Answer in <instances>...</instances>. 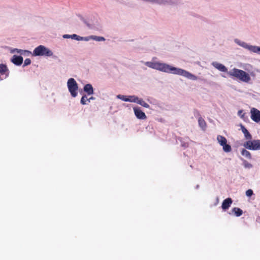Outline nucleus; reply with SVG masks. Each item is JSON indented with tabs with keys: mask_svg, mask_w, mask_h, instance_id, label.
I'll return each mask as SVG.
<instances>
[{
	"mask_svg": "<svg viewBox=\"0 0 260 260\" xmlns=\"http://www.w3.org/2000/svg\"><path fill=\"white\" fill-rule=\"evenodd\" d=\"M71 37L73 39H75V40H81L82 39V38L80 37V36L76 35V34H74L72 36H71Z\"/></svg>",
	"mask_w": 260,
	"mask_h": 260,
	"instance_id": "393cba45",
	"label": "nucleus"
},
{
	"mask_svg": "<svg viewBox=\"0 0 260 260\" xmlns=\"http://www.w3.org/2000/svg\"><path fill=\"white\" fill-rule=\"evenodd\" d=\"M199 125L201 128L205 130L207 127V124L205 120L201 117H200L198 119Z\"/></svg>",
	"mask_w": 260,
	"mask_h": 260,
	"instance_id": "2eb2a0df",
	"label": "nucleus"
},
{
	"mask_svg": "<svg viewBox=\"0 0 260 260\" xmlns=\"http://www.w3.org/2000/svg\"><path fill=\"white\" fill-rule=\"evenodd\" d=\"M93 38L94 40L98 41H103L105 40V39L103 37L94 36Z\"/></svg>",
	"mask_w": 260,
	"mask_h": 260,
	"instance_id": "4be33fe9",
	"label": "nucleus"
},
{
	"mask_svg": "<svg viewBox=\"0 0 260 260\" xmlns=\"http://www.w3.org/2000/svg\"><path fill=\"white\" fill-rule=\"evenodd\" d=\"M259 53L260 54V50H259Z\"/></svg>",
	"mask_w": 260,
	"mask_h": 260,
	"instance_id": "2f4dec72",
	"label": "nucleus"
},
{
	"mask_svg": "<svg viewBox=\"0 0 260 260\" xmlns=\"http://www.w3.org/2000/svg\"><path fill=\"white\" fill-rule=\"evenodd\" d=\"M232 203H233V201L231 198H228L225 199L224 200H223V201L222 203V205H221L222 209L223 210L225 211L226 210L228 209L230 207Z\"/></svg>",
	"mask_w": 260,
	"mask_h": 260,
	"instance_id": "1a4fd4ad",
	"label": "nucleus"
},
{
	"mask_svg": "<svg viewBox=\"0 0 260 260\" xmlns=\"http://www.w3.org/2000/svg\"><path fill=\"white\" fill-rule=\"evenodd\" d=\"M134 113L137 118L140 119H146L147 118L145 113L143 112L139 107H134L133 108Z\"/></svg>",
	"mask_w": 260,
	"mask_h": 260,
	"instance_id": "6e6552de",
	"label": "nucleus"
},
{
	"mask_svg": "<svg viewBox=\"0 0 260 260\" xmlns=\"http://www.w3.org/2000/svg\"><path fill=\"white\" fill-rule=\"evenodd\" d=\"M138 98L137 96H136L135 95H131L127 97V102H134L136 103L137 102Z\"/></svg>",
	"mask_w": 260,
	"mask_h": 260,
	"instance_id": "6ab92c4d",
	"label": "nucleus"
},
{
	"mask_svg": "<svg viewBox=\"0 0 260 260\" xmlns=\"http://www.w3.org/2000/svg\"><path fill=\"white\" fill-rule=\"evenodd\" d=\"M242 112H243V111H242V110H239V111H238V115H239V116H241V117L242 118H243V117H244V115H245V113H243L242 115H241V114L242 113Z\"/></svg>",
	"mask_w": 260,
	"mask_h": 260,
	"instance_id": "cd10ccee",
	"label": "nucleus"
},
{
	"mask_svg": "<svg viewBox=\"0 0 260 260\" xmlns=\"http://www.w3.org/2000/svg\"><path fill=\"white\" fill-rule=\"evenodd\" d=\"M212 66L219 71L222 72H228L227 68L222 64L218 63L217 62H213L212 63Z\"/></svg>",
	"mask_w": 260,
	"mask_h": 260,
	"instance_id": "9b49d317",
	"label": "nucleus"
},
{
	"mask_svg": "<svg viewBox=\"0 0 260 260\" xmlns=\"http://www.w3.org/2000/svg\"><path fill=\"white\" fill-rule=\"evenodd\" d=\"M68 87L71 94L73 97L77 95L78 84L74 78H70L67 83Z\"/></svg>",
	"mask_w": 260,
	"mask_h": 260,
	"instance_id": "20e7f679",
	"label": "nucleus"
},
{
	"mask_svg": "<svg viewBox=\"0 0 260 260\" xmlns=\"http://www.w3.org/2000/svg\"><path fill=\"white\" fill-rule=\"evenodd\" d=\"M249 49L253 52L259 53V50H260V47H257V46H251L249 47Z\"/></svg>",
	"mask_w": 260,
	"mask_h": 260,
	"instance_id": "aec40b11",
	"label": "nucleus"
},
{
	"mask_svg": "<svg viewBox=\"0 0 260 260\" xmlns=\"http://www.w3.org/2000/svg\"><path fill=\"white\" fill-rule=\"evenodd\" d=\"M251 118V119L258 123L260 121V111L258 109L252 108L250 110Z\"/></svg>",
	"mask_w": 260,
	"mask_h": 260,
	"instance_id": "0eeeda50",
	"label": "nucleus"
},
{
	"mask_svg": "<svg viewBox=\"0 0 260 260\" xmlns=\"http://www.w3.org/2000/svg\"><path fill=\"white\" fill-rule=\"evenodd\" d=\"M117 98L118 99L122 100L123 101L127 102V97H126V96L119 94V95H117Z\"/></svg>",
	"mask_w": 260,
	"mask_h": 260,
	"instance_id": "b1692460",
	"label": "nucleus"
},
{
	"mask_svg": "<svg viewBox=\"0 0 260 260\" xmlns=\"http://www.w3.org/2000/svg\"><path fill=\"white\" fill-rule=\"evenodd\" d=\"M244 146L249 150H259L260 149V140L248 141L244 144Z\"/></svg>",
	"mask_w": 260,
	"mask_h": 260,
	"instance_id": "423d86ee",
	"label": "nucleus"
},
{
	"mask_svg": "<svg viewBox=\"0 0 260 260\" xmlns=\"http://www.w3.org/2000/svg\"><path fill=\"white\" fill-rule=\"evenodd\" d=\"M8 69L6 64H0V74L1 75H8Z\"/></svg>",
	"mask_w": 260,
	"mask_h": 260,
	"instance_id": "4468645a",
	"label": "nucleus"
},
{
	"mask_svg": "<svg viewBox=\"0 0 260 260\" xmlns=\"http://www.w3.org/2000/svg\"><path fill=\"white\" fill-rule=\"evenodd\" d=\"M137 103L145 108H148L149 107V105L142 99L138 98Z\"/></svg>",
	"mask_w": 260,
	"mask_h": 260,
	"instance_id": "f3484780",
	"label": "nucleus"
},
{
	"mask_svg": "<svg viewBox=\"0 0 260 260\" xmlns=\"http://www.w3.org/2000/svg\"><path fill=\"white\" fill-rule=\"evenodd\" d=\"M241 129L244 135L245 138L247 140H251L252 139V136L251 134L249 133V132L247 131V129L243 126V125H241Z\"/></svg>",
	"mask_w": 260,
	"mask_h": 260,
	"instance_id": "f8f14e48",
	"label": "nucleus"
},
{
	"mask_svg": "<svg viewBox=\"0 0 260 260\" xmlns=\"http://www.w3.org/2000/svg\"><path fill=\"white\" fill-rule=\"evenodd\" d=\"M70 37H71V36H70L69 35H64L63 36L64 38H69Z\"/></svg>",
	"mask_w": 260,
	"mask_h": 260,
	"instance_id": "c85d7f7f",
	"label": "nucleus"
},
{
	"mask_svg": "<svg viewBox=\"0 0 260 260\" xmlns=\"http://www.w3.org/2000/svg\"><path fill=\"white\" fill-rule=\"evenodd\" d=\"M232 212L237 217L240 216L243 214V211L238 207H234L233 208Z\"/></svg>",
	"mask_w": 260,
	"mask_h": 260,
	"instance_id": "dca6fc26",
	"label": "nucleus"
},
{
	"mask_svg": "<svg viewBox=\"0 0 260 260\" xmlns=\"http://www.w3.org/2000/svg\"><path fill=\"white\" fill-rule=\"evenodd\" d=\"M241 154L245 156L246 158H248V159H250L251 158V154L250 153L246 150V149H243L241 151Z\"/></svg>",
	"mask_w": 260,
	"mask_h": 260,
	"instance_id": "a211bd4d",
	"label": "nucleus"
},
{
	"mask_svg": "<svg viewBox=\"0 0 260 260\" xmlns=\"http://www.w3.org/2000/svg\"><path fill=\"white\" fill-rule=\"evenodd\" d=\"M11 61L15 65L20 66L23 62V57L21 56L14 55L11 59Z\"/></svg>",
	"mask_w": 260,
	"mask_h": 260,
	"instance_id": "9d476101",
	"label": "nucleus"
},
{
	"mask_svg": "<svg viewBox=\"0 0 260 260\" xmlns=\"http://www.w3.org/2000/svg\"><path fill=\"white\" fill-rule=\"evenodd\" d=\"M30 63H31V60L29 58H26L24 60L23 67L29 65L30 64Z\"/></svg>",
	"mask_w": 260,
	"mask_h": 260,
	"instance_id": "5701e85b",
	"label": "nucleus"
},
{
	"mask_svg": "<svg viewBox=\"0 0 260 260\" xmlns=\"http://www.w3.org/2000/svg\"><path fill=\"white\" fill-rule=\"evenodd\" d=\"M145 64L149 68L164 72L181 75L192 80L197 79V77L195 75L189 72L181 69L172 67L166 63L147 61L145 62Z\"/></svg>",
	"mask_w": 260,
	"mask_h": 260,
	"instance_id": "f257e3e1",
	"label": "nucleus"
},
{
	"mask_svg": "<svg viewBox=\"0 0 260 260\" xmlns=\"http://www.w3.org/2000/svg\"><path fill=\"white\" fill-rule=\"evenodd\" d=\"M217 140L219 144L222 146V148L224 151L226 152H229L231 151L232 148L230 145L227 144L226 139L221 135H218L217 137Z\"/></svg>",
	"mask_w": 260,
	"mask_h": 260,
	"instance_id": "39448f33",
	"label": "nucleus"
},
{
	"mask_svg": "<svg viewBox=\"0 0 260 260\" xmlns=\"http://www.w3.org/2000/svg\"><path fill=\"white\" fill-rule=\"evenodd\" d=\"M194 114L195 116H199V117H201L200 112L196 109L194 110Z\"/></svg>",
	"mask_w": 260,
	"mask_h": 260,
	"instance_id": "bb28decb",
	"label": "nucleus"
},
{
	"mask_svg": "<svg viewBox=\"0 0 260 260\" xmlns=\"http://www.w3.org/2000/svg\"><path fill=\"white\" fill-rule=\"evenodd\" d=\"M84 91L89 95H91L93 93V89L90 84H87L84 86Z\"/></svg>",
	"mask_w": 260,
	"mask_h": 260,
	"instance_id": "ddd939ff",
	"label": "nucleus"
},
{
	"mask_svg": "<svg viewBox=\"0 0 260 260\" xmlns=\"http://www.w3.org/2000/svg\"><path fill=\"white\" fill-rule=\"evenodd\" d=\"M88 101V98L86 96V95H84L82 96L81 100V103L82 105H85L86 104V101Z\"/></svg>",
	"mask_w": 260,
	"mask_h": 260,
	"instance_id": "412c9836",
	"label": "nucleus"
},
{
	"mask_svg": "<svg viewBox=\"0 0 260 260\" xmlns=\"http://www.w3.org/2000/svg\"><path fill=\"white\" fill-rule=\"evenodd\" d=\"M32 54L34 56H51L52 55L53 53L44 46L40 45L34 50Z\"/></svg>",
	"mask_w": 260,
	"mask_h": 260,
	"instance_id": "7ed1b4c3",
	"label": "nucleus"
},
{
	"mask_svg": "<svg viewBox=\"0 0 260 260\" xmlns=\"http://www.w3.org/2000/svg\"><path fill=\"white\" fill-rule=\"evenodd\" d=\"M93 99H94V98L93 97L91 96L89 99H88V101L90 102V100H93Z\"/></svg>",
	"mask_w": 260,
	"mask_h": 260,
	"instance_id": "7c9ffc66",
	"label": "nucleus"
},
{
	"mask_svg": "<svg viewBox=\"0 0 260 260\" xmlns=\"http://www.w3.org/2000/svg\"><path fill=\"white\" fill-rule=\"evenodd\" d=\"M228 74L230 76L235 77L244 82L248 83L251 80L248 73L242 70L236 68L230 70L228 72Z\"/></svg>",
	"mask_w": 260,
	"mask_h": 260,
	"instance_id": "f03ea898",
	"label": "nucleus"
},
{
	"mask_svg": "<svg viewBox=\"0 0 260 260\" xmlns=\"http://www.w3.org/2000/svg\"><path fill=\"white\" fill-rule=\"evenodd\" d=\"M16 50L17 51V53H21V52L22 51V50L18 49H16Z\"/></svg>",
	"mask_w": 260,
	"mask_h": 260,
	"instance_id": "c756f323",
	"label": "nucleus"
},
{
	"mask_svg": "<svg viewBox=\"0 0 260 260\" xmlns=\"http://www.w3.org/2000/svg\"><path fill=\"white\" fill-rule=\"evenodd\" d=\"M253 191L252 190L249 189H248L246 191V195L247 196V197H251L252 194H253Z\"/></svg>",
	"mask_w": 260,
	"mask_h": 260,
	"instance_id": "a878e982",
	"label": "nucleus"
}]
</instances>
